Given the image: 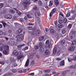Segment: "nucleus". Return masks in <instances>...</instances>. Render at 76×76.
<instances>
[{"label": "nucleus", "mask_w": 76, "mask_h": 76, "mask_svg": "<svg viewBox=\"0 0 76 76\" xmlns=\"http://www.w3.org/2000/svg\"><path fill=\"white\" fill-rule=\"evenodd\" d=\"M33 9L34 10H35L36 12H35V15H37L38 16H40V12L38 10V8L37 6H35L33 7Z\"/></svg>", "instance_id": "nucleus-1"}, {"label": "nucleus", "mask_w": 76, "mask_h": 76, "mask_svg": "<svg viewBox=\"0 0 76 76\" xmlns=\"http://www.w3.org/2000/svg\"><path fill=\"white\" fill-rule=\"evenodd\" d=\"M17 40L20 41V40L23 39L24 36H23V34H19L17 36Z\"/></svg>", "instance_id": "nucleus-2"}, {"label": "nucleus", "mask_w": 76, "mask_h": 76, "mask_svg": "<svg viewBox=\"0 0 76 76\" xmlns=\"http://www.w3.org/2000/svg\"><path fill=\"white\" fill-rule=\"evenodd\" d=\"M22 4L24 6V9H26L28 7L27 5H29L30 4H29V3L28 1L26 0L25 2L22 3Z\"/></svg>", "instance_id": "nucleus-3"}, {"label": "nucleus", "mask_w": 76, "mask_h": 76, "mask_svg": "<svg viewBox=\"0 0 76 76\" xmlns=\"http://www.w3.org/2000/svg\"><path fill=\"white\" fill-rule=\"evenodd\" d=\"M75 49V47L74 46H72L69 47L68 49L69 51H73Z\"/></svg>", "instance_id": "nucleus-4"}, {"label": "nucleus", "mask_w": 76, "mask_h": 76, "mask_svg": "<svg viewBox=\"0 0 76 76\" xmlns=\"http://www.w3.org/2000/svg\"><path fill=\"white\" fill-rule=\"evenodd\" d=\"M5 17L6 19H12V16L9 15H6L5 16Z\"/></svg>", "instance_id": "nucleus-5"}, {"label": "nucleus", "mask_w": 76, "mask_h": 76, "mask_svg": "<svg viewBox=\"0 0 76 76\" xmlns=\"http://www.w3.org/2000/svg\"><path fill=\"white\" fill-rule=\"evenodd\" d=\"M9 44L10 45H15V42L13 41H9Z\"/></svg>", "instance_id": "nucleus-6"}, {"label": "nucleus", "mask_w": 76, "mask_h": 76, "mask_svg": "<svg viewBox=\"0 0 76 76\" xmlns=\"http://www.w3.org/2000/svg\"><path fill=\"white\" fill-rule=\"evenodd\" d=\"M45 53L46 55H48L50 53V51L48 50H46L45 51Z\"/></svg>", "instance_id": "nucleus-7"}, {"label": "nucleus", "mask_w": 76, "mask_h": 76, "mask_svg": "<svg viewBox=\"0 0 76 76\" xmlns=\"http://www.w3.org/2000/svg\"><path fill=\"white\" fill-rule=\"evenodd\" d=\"M40 32L41 31H40V30H39V29H38L37 30V32H36V35L37 36H39Z\"/></svg>", "instance_id": "nucleus-8"}, {"label": "nucleus", "mask_w": 76, "mask_h": 76, "mask_svg": "<svg viewBox=\"0 0 76 76\" xmlns=\"http://www.w3.org/2000/svg\"><path fill=\"white\" fill-rule=\"evenodd\" d=\"M2 23L4 27V28H5V27H6L7 26H9V25H8L7 24H6V23L4 22H2Z\"/></svg>", "instance_id": "nucleus-9"}, {"label": "nucleus", "mask_w": 76, "mask_h": 76, "mask_svg": "<svg viewBox=\"0 0 76 76\" xmlns=\"http://www.w3.org/2000/svg\"><path fill=\"white\" fill-rule=\"evenodd\" d=\"M29 59H28L25 64V66L26 67H28V66L29 65Z\"/></svg>", "instance_id": "nucleus-10"}, {"label": "nucleus", "mask_w": 76, "mask_h": 76, "mask_svg": "<svg viewBox=\"0 0 76 76\" xmlns=\"http://www.w3.org/2000/svg\"><path fill=\"white\" fill-rule=\"evenodd\" d=\"M15 10L17 12V13H18V15L20 16V15H21V14H22V13H21V12H20L19 11V10H18V9H17L16 8H15Z\"/></svg>", "instance_id": "nucleus-11"}, {"label": "nucleus", "mask_w": 76, "mask_h": 76, "mask_svg": "<svg viewBox=\"0 0 76 76\" xmlns=\"http://www.w3.org/2000/svg\"><path fill=\"white\" fill-rule=\"evenodd\" d=\"M50 33L51 34H53L55 33V31L53 29H51L50 31Z\"/></svg>", "instance_id": "nucleus-12"}, {"label": "nucleus", "mask_w": 76, "mask_h": 76, "mask_svg": "<svg viewBox=\"0 0 76 76\" xmlns=\"http://www.w3.org/2000/svg\"><path fill=\"white\" fill-rule=\"evenodd\" d=\"M28 32L29 34H31V35H32L33 36H34V37H35V33H34V32H32L30 31H28Z\"/></svg>", "instance_id": "nucleus-13"}, {"label": "nucleus", "mask_w": 76, "mask_h": 76, "mask_svg": "<svg viewBox=\"0 0 76 76\" xmlns=\"http://www.w3.org/2000/svg\"><path fill=\"white\" fill-rule=\"evenodd\" d=\"M9 46H5L4 47V50H9Z\"/></svg>", "instance_id": "nucleus-14"}, {"label": "nucleus", "mask_w": 76, "mask_h": 76, "mask_svg": "<svg viewBox=\"0 0 76 76\" xmlns=\"http://www.w3.org/2000/svg\"><path fill=\"white\" fill-rule=\"evenodd\" d=\"M57 52V48L55 47L53 50V54H56Z\"/></svg>", "instance_id": "nucleus-15"}, {"label": "nucleus", "mask_w": 76, "mask_h": 76, "mask_svg": "<svg viewBox=\"0 0 76 76\" xmlns=\"http://www.w3.org/2000/svg\"><path fill=\"white\" fill-rule=\"evenodd\" d=\"M22 31V28H19L18 30V33H17V34H20L21 32Z\"/></svg>", "instance_id": "nucleus-16"}, {"label": "nucleus", "mask_w": 76, "mask_h": 76, "mask_svg": "<svg viewBox=\"0 0 76 76\" xmlns=\"http://www.w3.org/2000/svg\"><path fill=\"white\" fill-rule=\"evenodd\" d=\"M12 54L14 56H17L18 55V52L16 50H14L13 51Z\"/></svg>", "instance_id": "nucleus-17"}, {"label": "nucleus", "mask_w": 76, "mask_h": 76, "mask_svg": "<svg viewBox=\"0 0 76 76\" xmlns=\"http://www.w3.org/2000/svg\"><path fill=\"white\" fill-rule=\"evenodd\" d=\"M50 72V70L48 69V70H44V72L45 73H48Z\"/></svg>", "instance_id": "nucleus-18"}, {"label": "nucleus", "mask_w": 76, "mask_h": 76, "mask_svg": "<svg viewBox=\"0 0 76 76\" xmlns=\"http://www.w3.org/2000/svg\"><path fill=\"white\" fill-rule=\"evenodd\" d=\"M39 50L40 52L42 53V52L44 51V48H42V47L40 48Z\"/></svg>", "instance_id": "nucleus-19"}, {"label": "nucleus", "mask_w": 76, "mask_h": 76, "mask_svg": "<svg viewBox=\"0 0 76 76\" xmlns=\"http://www.w3.org/2000/svg\"><path fill=\"white\" fill-rule=\"evenodd\" d=\"M60 65L61 66H63V65H64V61H61L60 62Z\"/></svg>", "instance_id": "nucleus-20"}, {"label": "nucleus", "mask_w": 76, "mask_h": 76, "mask_svg": "<svg viewBox=\"0 0 76 76\" xmlns=\"http://www.w3.org/2000/svg\"><path fill=\"white\" fill-rule=\"evenodd\" d=\"M3 53L5 55H8L9 54V53L7 52L6 50H4Z\"/></svg>", "instance_id": "nucleus-21"}, {"label": "nucleus", "mask_w": 76, "mask_h": 76, "mask_svg": "<svg viewBox=\"0 0 76 76\" xmlns=\"http://www.w3.org/2000/svg\"><path fill=\"white\" fill-rule=\"evenodd\" d=\"M70 69H76V65H73L70 67Z\"/></svg>", "instance_id": "nucleus-22"}, {"label": "nucleus", "mask_w": 76, "mask_h": 76, "mask_svg": "<svg viewBox=\"0 0 76 76\" xmlns=\"http://www.w3.org/2000/svg\"><path fill=\"white\" fill-rule=\"evenodd\" d=\"M75 18V17L74 16H72L71 17V18H69L68 19H69V20H73V19H74Z\"/></svg>", "instance_id": "nucleus-23"}, {"label": "nucleus", "mask_w": 76, "mask_h": 76, "mask_svg": "<svg viewBox=\"0 0 76 76\" xmlns=\"http://www.w3.org/2000/svg\"><path fill=\"white\" fill-rule=\"evenodd\" d=\"M58 28H63V25L60 24L58 25Z\"/></svg>", "instance_id": "nucleus-24"}, {"label": "nucleus", "mask_w": 76, "mask_h": 76, "mask_svg": "<svg viewBox=\"0 0 76 76\" xmlns=\"http://www.w3.org/2000/svg\"><path fill=\"white\" fill-rule=\"evenodd\" d=\"M27 29H28V30H31L33 29V27L29 26L27 27Z\"/></svg>", "instance_id": "nucleus-25"}, {"label": "nucleus", "mask_w": 76, "mask_h": 76, "mask_svg": "<svg viewBox=\"0 0 76 76\" xmlns=\"http://www.w3.org/2000/svg\"><path fill=\"white\" fill-rule=\"evenodd\" d=\"M52 5H53V1H50V4L49 5V6L50 7H51Z\"/></svg>", "instance_id": "nucleus-26"}, {"label": "nucleus", "mask_w": 76, "mask_h": 76, "mask_svg": "<svg viewBox=\"0 0 76 76\" xmlns=\"http://www.w3.org/2000/svg\"><path fill=\"white\" fill-rule=\"evenodd\" d=\"M56 4L57 6H58V4H59V3L58 2V0H56L55 1Z\"/></svg>", "instance_id": "nucleus-27"}, {"label": "nucleus", "mask_w": 76, "mask_h": 76, "mask_svg": "<svg viewBox=\"0 0 76 76\" xmlns=\"http://www.w3.org/2000/svg\"><path fill=\"white\" fill-rule=\"evenodd\" d=\"M44 39V37L42 36L41 37H40L39 38V41H42V40H43Z\"/></svg>", "instance_id": "nucleus-28"}, {"label": "nucleus", "mask_w": 76, "mask_h": 76, "mask_svg": "<svg viewBox=\"0 0 76 76\" xmlns=\"http://www.w3.org/2000/svg\"><path fill=\"white\" fill-rule=\"evenodd\" d=\"M42 45H43V44H42V43L40 42L39 44V47L41 48V47H42Z\"/></svg>", "instance_id": "nucleus-29"}, {"label": "nucleus", "mask_w": 76, "mask_h": 76, "mask_svg": "<svg viewBox=\"0 0 76 76\" xmlns=\"http://www.w3.org/2000/svg\"><path fill=\"white\" fill-rule=\"evenodd\" d=\"M27 17L29 19H31V18H32V16L30 15L29 14H27Z\"/></svg>", "instance_id": "nucleus-30"}, {"label": "nucleus", "mask_w": 76, "mask_h": 76, "mask_svg": "<svg viewBox=\"0 0 76 76\" xmlns=\"http://www.w3.org/2000/svg\"><path fill=\"white\" fill-rule=\"evenodd\" d=\"M76 40H74L72 42V44L73 45H75V44H76Z\"/></svg>", "instance_id": "nucleus-31"}, {"label": "nucleus", "mask_w": 76, "mask_h": 76, "mask_svg": "<svg viewBox=\"0 0 76 76\" xmlns=\"http://www.w3.org/2000/svg\"><path fill=\"white\" fill-rule=\"evenodd\" d=\"M56 12V8H54L51 11V12H52L53 13H55Z\"/></svg>", "instance_id": "nucleus-32"}, {"label": "nucleus", "mask_w": 76, "mask_h": 76, "mask_svg": "<svg viewBox=\"0 0 76 76\" xmlns=\"http://www.w3.org/2000/svg\"><path fill=\"white\" fill-rule=\"evenodd\" d=\"M58 22L59 23H61H61H63V20H59Z\"/></svg>", "instance_id": "nucleus-33"}, {"label": "nucleus", "mask_w": 76, "mask_h": 76, "mask_svg": "<svg viewBox=\"0 0 76 76\" xmlns=\"http://www.w3.org/2000/svg\"><path fill=\"white\" fill-rule=\"evenodd\" d=\"M0 64H2V65H4V64H5V62L4 61H0Z\"/></svg>", "instance_id": "nucleus-34"}, {"label": "nucleus", "mask_w": 76, "mask_h": 76, "mask_svg": "<svg viewBox=\"0 0 76 76\" xmlns=\"http://www.w3.org/2000/svg\"><path fill=\"white\" fill-rule=\"evenodd\" d=\"M67 20L66 18H64V23H67Z\"/></svg>", "instance_id": "nucleus-35"}, {"label": "nucleus", "mask_w": 76, "mask_h": 76, "mask_svg": "<svg viewBox=\"0 0 76 76\" xmlns=\"http://www.w3.org/2000/svg\"><path fill=\"white\" fill-rule=\"evenodd\" d=\"M68 60L69 62H71V61H73V58H68Z\"/></svg>", "instance_id": "nucleus-36"}, {"label": "nucleus", "mask_w": 76, "mask_h": 76, "mask_svg": "<svg viewBox=\"0 0 76 76\" xmlns=\"http://www.w3.org/2000/svg\"><path fill=\"white\" fill-rule=\"evenodd\" d=\"M3 6H4L3 4L2 3H0V9H1V8H2V7H3Z\"/></svg>", "instance_id": "nucleus-37"}, {"label": "nucleus", "mask_w": 76, "mask_h": 76, "mask_svg": "<svg viewBox=\"0 0 76 76\" xmlns=\"http://www.w3.org/2000/svg\"><path fill=\"white\" fill-rule=\"evenodd\" d=\"M38 4L39 6H41L42 5V2H41V1L39 0L38 1Z\"/></svg>", "instance_id": "nucleus-38"}, {"label": "nucleus", "mask_w": 76, "mask_h": 76, "mask_svg": "<svg viewBox=\"0 0 76 76\" xmlns=\"http://www.w3.org/2000/svg\"><path fill=\"white\" fill-rule=\"evenodd\" d=\"M65 43V40H62L61 42V44H62V45L64 44Z\"/></svg>", "instance_id": "nucleus-39"}, {"label": "nucleus", "mask_w": 76, "mask_h": 76, "mask_svg": "<svg viewBox=\"0 0 76 76\" xmlns=\"http://www.w3.org/2000/svg\"><path fill=\"white\" fill-rule=\"evenodd\" d=\"M10 12L12 13H15V11L13 10H11Z\"/></svg>", "instance_id": "nucleus-40"}, {"label": "nucleus", "mask_w": 76, "mask_h": 76, "mask_svg": "<svg viewBox=\"0 0 76 76\" xmlns=\"http://www.w3.org/2000/svg\"><path fill=\"white\" fill-rule=\"evenodd\" d=\"M70 13L69 12H68L67 13V14L66 15V17H69V16H70Z\"/></svg>", "instance_id": "nucleus-41"}, {"label": "nucleus", "mask_w": 76, "mask_h": 76, "mask_svg": "<svg viewBox=\"0 0 76 76\" xmlns=\"http://www.w3.org/2000/svg\"><path fill=\"white\" fill-rule=\"evenodd\" d=\"M66 30L64 29L62 31V33L63 34H65V33H66Z\"/></svg>", "instance_id": "nucleus-42"}, {"label": "nucleus", "mask_w": 76, "mask_h": 76, "mask_svg": "<svg viewBox=\"0 0 76 76\" xmlns=\"http://www.w3.org/2000/svg\"><path fill=\"white\" fill-rule=\"evenodd\" d=\"M25 45L24 44L23 45H19V46H18V48H22V47H23V46H24Z\"/></svg>", "instance_id": "nucleus-43"}, {"label": "nucleus", "mask_w": 76, "mask_h": 76, "mask_svg": "<svg viewBox=\"0 0 76 76\" xmlns=\"http://www.w3.org/2000/svg\"><path fill=\"white\" fill-rule=\"evenodd\" d=\"M49 43H50V40H47L46 42V44L48 45Z\"/></svg>", "instance_id": "nucleus-44"}, {"label": "nucleus", "mask_w": 76, "mask_h": 76, "mask_svg": "<svg viewBox=\"0 0 76 76\" xmlns=\"http://www.w3.org/2000/svg\"><path fill=\"white\" fill-rule=\"evenodd\" d=\"M8 32L9 34H10V33H12V29H10L8 31Z\"/></svg>", "instance_id": "nucleus-45"}, {"label": "nucleus", "mask_w": 76, "mask_h": 76, "mask_svg": "<svg viewBox=\"0 0 76 76\" xmlns=\"http://www.w3.org/2000/svg\"><path fill=\"white\" fill-rule=\"evenodd\" d=\"M73 61H76V56H75L72 58Z\"/></svg>", "instance_id": "nucleus-46"}, {"label": "nucleus", "mask_w": 76, "mask_h": 76, "mask_svg": "<svg viewBox=\"0 0 76 76\" xmlns=\"http://www.w3.org/2000/svg\"><path fill=\"white\" fill-rule=\"evenodd\" d=\"M21 54H22V52H21V51H20L18 53L17 55H18V56H20L21 55Z\"/></svg>", "instance_id": "nucleus-47"}, {"label": "nucleus", "mask_w": 76, "mask_h": 76, "mask_svg": "<svg viewBox=\"0 0 76 76\" xmlns=\"http://www.w3.org/2000/svg\"><path fill=\"white\" fill-rule=\"evenodd\" d=\"M38 48H39V47L38 45L34 47V49L37 50Z\"/></svg>", "instance_id": "nucleus-48"}, {"label": "nucleus", "mask_w": 76, "mask_h": 76, "mask_svg": "<svg viewBox=\"0 0 76 76\" xmlns=\"http://www.w3.org/2000/svg\"><path fill=\"white\" fill-rule=\"evenodd\" d=\"M62 75H66L67 74V72H63L62 73Z\"/></svg>", "instance_id": "nucleus-49"}, {"label": "nucleus", "mask_w": 76, "mask_h": 76, "mask_svg": "<svg viewBox=\"0 0 76 76\" xmlns=\"http://www.w3.org/2000/svg\"><path fill=\"white\" fill-rule=\"evenodd\" d=\"M53 13L52 12H51L50 14V17H52V16H53Z\"/></svg>", "instance_id": "nucleus-50"}, {"label": "nucleus", "mask_w": 76, "mask_h": 76, "mask_svg": "<svg viewBox=\"0 0 76 76\" xmlns=\"http://www.w3.org/2000/svg\"><path fill=\"white\" fill-rule=\"evenodd\" d=\"M12 72L13 73H16V70L15 69H13L12 70Z\"/></svg>", "instance_id": "nucleus-51"}, {"label": "nucleus", "mask_w": 76, "mask_h": 76, "mask_svg": "<svg viewBox=\"0 0 76 76\" xmlns=\"http://www.w3.org/2000/svg\"><path fill=\"white\" fill-rule=\"evenodd\" d=\"M34 57V55L33 54H31L30 56V58H32Z\"/></svg>", "instance_id": "nucleus-52"}, {"label": "nucleus", "mask_w": 76, "mask_h": 76, "mask_svg": "<svg viewBox=\"0 0 76 76\" xmlns=\"http://www.w3.org/2000/svg\"><path fill=\"white\" fill-rule=\"evenodd\" d=\"M71 27H72V25L71 24H69L68 26V28H69V29H70Z\"/></svg>", "instance_id": "nucleus-53"}, {"label": "nucleus", "mask_w": 76, "mask_h": 76, "mask_svg": "<svg viewBox=\"0 0 76 76\" xmlns=\"http://www.w3.org/2000/svg\"><path fill=\"white\" fill-rule=\"evenodd\" d=\"M37 21L38 22H41V20H40L39 18H37Z\"/></svg>", "instance_id": "nucleus-54"}, {"label": "nucleus", "mask_w": 76, "mask_h": 76, "mask_svg": "<svg viewBox=\"0 0 76 76\" xmlns=\"http://www.w3.org/2000/svg\"><path fill=\"white\" fill-rule=\"evenodd\" d=\"M28 46H26L25 48L24 49V50L25 51L26 50H28Z\"/></svg>", "instance_id": "nucleus-55"}, {"label": "nucleus", "mask_w": 76, "mask_h": 76, "mask_svg": "<svg viewBox=\"0 0 76 76\" xmlns=\"http://www.w3.org/2000/svg\"><path fill=\"white\" fill-rule=\"evenodd\" d=\"M51 43H50L48 45V47L49 48H51Z\"/></svg>", "instance_id": "nucleus-56"}, {"label": "nucleus", "mask_w": 76, "mask_h": 76, "mask_svg": "<svg viewBox=\"0 0 76 76\" xmlns=\"http://www.w3.org/2000/svg\"><path fill=\"white\" fill-rule=\"evenodd\" d=\"M12 73H8L7 75H9V76H11L12 75Z\"/></svg>", "instance_id": "nucleus-57"}, {"label": "nucleus", "mask_w": 76, "mask_h": 76, "mask_svg": "<svg viewBox=\"0 0 76 76\" xmlns=\"http://www.w3.org/2000/svg\"><path fill=\"white\" fill-rule=\"evenodd\" d=\"M3 32L2 31H0V35H3Z\"/></svg>", "instance_id": "nucleus-58"}, {"label": "nucleus", "mask_w": 76, "mask_h": 76, "mask_svg": "<svg viewBox=\"0 0 76 76\" xmlns=\"http://www.w3.org/2000/svg\"><path fill=\"white\" fill-rule=\"evenodd\" d=\"M28 75H32V76H34V73H31L30 74H28Z\"/></svg>", "instance_id": "nucleus-59"}, {"label": "nucleus", "mask_w": 76, "mask_h": 76, "mask_svg": "<svg viewBox=\"0 0 76 76\" xmlns=\"http://www.w3.org/2000/svg\"><path fill=\"white\" fill-rule=\"evenodd\" d=\"M45 31H46V32H48L49 31V29L48 28H45Z\"/></svg>", "instance_id": "nucleus-60"}, {"label": "nucleus", "mask_w": 76, "mask_h": 76, "mask_svg": "<svg viewBox=\"0 0 76 76\" xmlns=\"http://www.w3.org/2000/svg\"><path fill=\"white\" fill-rule=\"evenodd\" d=\"M71 12L72 13H75V11L74 10H72L71 11Z\"/></svg>", "instance_id": "nucleus-61"}, {"label": "nucleus", "mask_w": 76, "mask_h": 76, "mask_svg": "<svg viewBox=\"0 0 76 76\" xmlns=\"http://www.w3.org/2000/svg\"><path fill=\"white\" fill-rule=\"evenodd\" d=\"M52 75H56L57 73L56 72H52Z\"/></svg>", "instance_id": "nucleus-62"}, {"label": "nucleus", "mask_w": 76, "mask_h": 76, "mask_svg": "<svg viewBox=\"0 0 76 76\" xmlns=\"http://www.w3.org/2000/svg\"><path fill=\"white\" fill-rule=\"evenodd\" d=\"M57 60L58 61H60L61 60V59L60 58H58L57 59Z\"/></svg>", "instance_id": "nucleus-63"}, {"label": "nucleus", "mask_w": 76, "mask_h": 76, "mask_svg": "<svg viewBox=\"0 0 76 76\" xmlns=\"http://www.w3.org/2000/svg\"><path fill=\"white\" fill-rule=\"evenodd\" d=\"M28 25H34V24L32 23H29L28 24Z\"/></svg>", "instance_id": "nucleus-64"}]
</instances>
